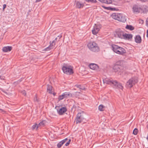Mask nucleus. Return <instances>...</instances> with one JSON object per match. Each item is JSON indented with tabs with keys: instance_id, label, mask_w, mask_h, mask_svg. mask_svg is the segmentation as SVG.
Listing matches in <instances>:
<instances>
[{
	"instance_id": "nucleus-6",
	"label": "nucleus",
	"mask_w": 148,
	"mask_h": 148,
	"mask_svg": "<svg viewBox=\"0 0 148 148\" xmlns=\"http://www.w3.org/2000/svg\"><path fill=\"white\" fill-rule=\"evenodd\" d=\"M63 72L65 74L71 75L73 73V67L70 66L65 64L62 67Z\"/></svg>"
},
{
	"instance_id": "nucleus-9",
	"label": "nucleus",
	"mask_w": 148,
	"mask_h": 148,
	"mask_svg": "<svg viewBox=\"0 0 148 148\" xmlns=\"http://www.w3.org/2000/svg\"><path fill=\"white\" fill-rule=\"evenodd\" d=\"M120 62H118L116 64L114 67V69L115 70V72L117 71L120 72L123 69V67L119 64Z\"/></svg>"
},
{
	"instance_id": "nucleus-22",
	"label": "nucleus",
	"mask_w": 148,
	"mask_h": 148,
	"mask_svg": "<svg viewBox=\"0 0 148 148\" xmlns=\"http://www.w3.org/2000/svg\"><path fill=\"white\" fill-rule=\"evenodd\" d=\"M64 95L65 98H69L71 97L72 96V94L69 92H65L64 93Z\"/></svg>"
},
{
	"instance_id": "nucleus-32",
	"label": "nucleus",
	"mask_w": 148,
	"mask_h": 148,
	"mask_svg": "<svg viewBox=\"0 0 148 148\" xmlns=\"http://www.w3.org/2000/svg\"><path fill=\"white\" fill-rule=\"evenodd\" d=\"M50 45L49 46L52 47L53 46L55 45V42H54V41H53L51 42V41L50 42Z\"/></svg>"
},
{
	"instance_id": "nucleus-37",
	"label": "nucleus",
	"mask_w": 148,
	"mask_h": 148,
	"mask_svg": "<svg viewBox=\"0 0 148 148\" xmlns=\"http://www.w3.org/2000/svg\"><path fill=\"white\" fill-rule=\"evenodd\" d=\"M6 4H3V10H4L6 8Z\"/></svg>"
},
{
	"instance_id": "nucleus-39",
	"label": "nucleus",
	"mask_w": 148,
	"mask_h": 148,
	"mask_svg": "<svg viewBox=\"0 0 148 148\" xmlns=\"http://www.w3.org/2000/svg\"><path fill=\"white\" fill-rule=\"evenodd\" d=\"M5 77L2 76H0V78L2 80H4V79Z\"/></svg>"
},
{
	"instance_id": "nucleus-35",
	"label": "nucleus",
	"mask_w": 148,
	"mask_h": 148,
	"mask_svg": "<svg viewBox=\"0 0 148 148\" xmlns=\"http://www.w3.org/2000/svg\"><path fill=\"white\" fill-rule=\"evenodd\" d=\"M37 124H35L32 126V128L33 130L36 127H37ZM37 130V129H36Z\"/></svg>"
},
{
	"instance_id": "nucleus-19",
	"label": "nucleus",
	"mask_w": 148,
	"mask_h": 148,
	"mask_svg": "<svg viewBox=\"0 0 148 148\" xmlns=\"http://www.w3.org/2000/svg\"><path fill=\"white\" fill-rule=\"evenodd\" d=\"M117 34L118 37L119 38H123L124 34L123 32H118Z\"/></svg>"
},
{
	"instance_id": "nucleus-2",
	"label": "nucleus",
	"mask_w": 148,
	"mask_h": 148,
	"mask_svg": "<svg viewBox=\"0 0 148 148\" xmlns=\"http://www.w3.org/2000/svg\"><path fill=\"white\" fill-rule=\"evenodd\" d=\"M111 48L114 52L118 54L123 55L126 53V50L123 48L115 45H112Z\"/></svg>"
},
{
	"instance_id": "nucleus-15",
	"label": "nucleus",
	"mask_w": 148,
	"mask_h": 148,
	"mask_svg": "<svg viewBox=\"0 0 148 148\" xmlns=\"http://www.w3.org/2000/svg\"><path fill=\"white\" fill-rule=\"evenodd\" d=\"M133 35L131 34H129L125 33L124 34L123 38L125 39L130 40L132 38Z\"/></svg>"
},
{
	"instance_id": "nucleus-14",
	"label": "nucleus",
	"mask_w": 148,
	"mask_h": 148,
	"mask_svg": "<svg viewBox=\"0 0 148 148\" xmlns=\"http://www.w3.org/2000/svg\"><path fill=\"white\" fill-rule=\"evenodd\" d=\"M12 49V47L11 46H8L5 47L3 48L2 50L3 51L6 52L8 51H10Z\"/></svg>"
},
{
	"instance_id": "nucleus-42",
	"label": "nucleus",
	"mask_w": 148,
	"mask_h": 148,
	"mask_svg": "<svg viewBox=\"0 0 148 148\" xmlns=\"http://www.w3.org/2000/svg\"><path fill=\"white\" fill-rule=\"evenodd\" d=\"M58 37H59V39H60V38H61L62 37V35H59V36H58Z\"/></svg>"
},
{
	"instance_id": "nucleus-27",
	"label": "nucleus",
	"mask_w": 148,
	"mask_h": 148,
	"mask_svg": "<svg viewBox=\"0 0 148 148\" xmlns=\"http://www.w3.org/2000/svg\"><path fill=\"white\" fill-rule=\"evenodd\" d=\"M77 87L78 88H79L80 89H81L83 90H86V88L83 86H82L81 85H78L77 86Z\"/></svg>"
},
{
	"instance_id": "nucleus-29",
	"label": "nucleus",
	"mask_w": 148,
	"mask_h": 148,
	"mask_svg": "<svg viewBox=\"0 0 148 148\" xmlns=\"http://www.w3.org/2000/svg\"><path fill=\"white\" fill-rule=\"evenodd\" d=\"M52 48L50 47L49 46L48 47L45 49L43 51H49L51 49H52Z\"/></svg>"
},
{
	"instance_id": "nucleus-5",
	"label": "nucleus",
	"mask_w": 148,
	"mask_h": 148,
	"mask_svg": "<svg viewBox=\"0 0 148 148\" xmlns=\"http://www.w3.org/2000/svg\"><path fill=\"white\" fill-rule=\"evenodd\" d=\"M138 82V78L137 77H132L127 82L126 86L129 88H131Z\"/></svg>"
},
{
	"instance_id": "nucleus-30",
	"label": "nucleus",
	"mask_w": 148,
	"mask_h": 148,
	"mask_svg": "<svg viewBox=\"0 0 148 148\" xmlns=\"http://www.w3.org/2000/svg\"><path fill=\"white\" fill-rule=\"evenodd\" d=\"M103 7L105 8L106 9H107L108 10H115L116 9L115 8H112L110 7H105L103 6Z\"/></svg>"
},
{
	"instance_id": "nucleus-33",
	"label": "nucleus",
	"mask_w": 148,
	"mask_h": 148,
	"mask_svg": "<svg viewBox=\"0 0 148 148\" xmlns=\"http://www.w3.org/2000/svg\"><path fill=\"white\" fill-rule=\"evenodd\" d=\"M34 101L36 102H38L39 101L38 99H37V97L36 95L35 96V97H34Z\"/></svg>"
},
{
	"instance_id": "nucleus-3",
	"label": "nucleus",
	"mask_w": 148,
	"mask_h": 148,
	"mask_svg": "<svg viewBox=\"0 0 148 148\" xmlns=\"http://www.w3.org/2000/svg\"><path fill=\"white\" fill-rule=\"evenodd\" d=\"M87 46L89 49L94 52H97L100 51V49L98 45L95 42H89Z\"/></svg>"
},
{
	"instance_id": "nucleus-11",
	"label": "nucleus",
	"mask_w": 148,
	"mask_h": 148,
	"mask_svg": "<svg viewBox=\"0 0 148 148\" xmlns=\"http://www.w3.org/2000/svg\"><path fill=\"white\" fill-rule=\"evenodd\" d=\"M100 28L99 27L98 25H97L96 24L93 27V28L92 29V34H96L99 31Z\"/></svg>"
},
{
	"instance_id": "nucleus-10",
	"label": "nucleus",
	"mask_w": 148,
	"mask_h": 148,
	"mask_svg": "<svg viewBox=\"0 0 148 148\" xmlns=\"http://www.w3.org/2000/svg\"><path fill=\"white\" fill-rule=\"evenodd\" d=\"M58 113L60 115H62L65 113L67 110V108L65 107H62L59 109H57Z\"/></svg>"
},
{
	"instance_id": "nucleus-40",
	"label": "nucleus",
	"mask_w": 148,
	"mask_h": 148,
	"mask_svg": "<svg viewBox=\"0 0 148 148\" xmlns=\"http://www.w3.org/2000/svg\"><path fill=\"white\" fill-rule=\"evenodd\" d=\"M146 24L147 26L148 27V17L147 18L146 21Z\"/></svg>"
},
{
	"instance_id": "nucleus-26",
	"label": "nucleus",
	"mask_w": 148,
	"mask_h": 148,
	"mask_svg": "<svg viewBox=\"0 0 148 148\" xmlns=\"http://www.w3.org/2000/svg\"><path fill=\"white\" fill-rule=\"evenodd\" d=\"M65 98L64 93L62 95H60L58 97V99L59 101Z\"/></svg>"
},
{
	"instance_id": "nucleus-18",
	"label": "nucleus",
	"mask_w": 148,
	"mask_h": 148,
	"mask_svg": "<svg viewBox=\"0 0 148 148\" xmlns=\"http://www.w3.org/2000/svg\"><path fill=\"white\" fill-rule=\"evenodd\" d=\"M125 29H127L132 31L134 29V27L131 25H127L125 27Z\"/></svg>"
},
{
	"instance_id": "nucleus-46",
	"label": "nucleus",
	"mask_w": 148,
	"mask_h": 148,
	"mask_svg": "<svg viewBox=\"0 0 148 148\" xmlns=\"http://www.w3.org/2000/svg\"><path fill=\"white\" fill-rule=\"evenodd\" d=\"M147 127L148 129V123L147 124Z\"/></svg>"
},
{
	"instance_id": "nucleus-45",
	"label": "nucleus",
	"mask_w": 148,
	"mask_h": 148,
	"mask_svg": "<svg viewBox=\"0 0 148 148\" xmlns=\"http://www.w3.org/2000/svg\"><path fill=\"white\" fill-rule=\"evenodd\" d=\"M53 95L54 96H55L56 95V93H53Z\"/></svg>"
},
{
	"instance_id": "nucleus-28",
	"label": "nucleus",
	"mask_w": 148,
	"mask_h": 148,
	"mask_svg": "<svg viewBox=\"0 0 148 148\" xmlns=\"http://www.w3.org/2000/svg\"><path fill=\"white\" fill-rule=\"evenodd\" d=\"M138 132V129L136 128H135L133 131V134L134 135H136L137 134Z\"/></svg>"
},
{
	"instance_id": "nucleus-20",
	"label": "nucleus",
	"mask_w": 148,
	"mask_h": 148,
	"mask_svg": "<svg viewBox=\"0 0 148 148\" xmlns=\"http://www.w3.org/2000/svg\"><path fill=\"white\" fill-rule=\"evenodd\" d=\"M142 10H143L144 13L147 12L148 11V7L146 5H144L143 7L141 6V11Z\"/></svg>"
},
{
	"instance_id": "nucleus-38",
	"label": "nucleus",
	"mask_w": 148,
	"mask_h": 148,
	"mask_svg": "<svg viewBox=\"0 0 148 148\" xmlns=\"http://www.w3.org/2000/svg\"><path fill=\"white\" fill-rule=\"evenodd\" d=\"M68 140L67 138H66L65 139L62 140V141H64V143L66 141H67Z\"/></svg>"
},
{
	"instance_id": "nucleus-34",
	"label": "nucleus",
	"mask_w": 148,
	"mask_h": 148,
	"mask_svg": "<svg viewBox=\"0 0 148 148\" xmlns=\"http://www.w3.org/2000/svg\"><path fill=\"white\" fill-rule=\"evenodd\" d=\"M71 141V140L70 139H69V141L66 143L65 144V145L66 146H68L69 145Z\"/></svg>"
},
{
	"instance_id": "nucleus-36",
	"label": "nucleus",
	"mask_w": 148,
	"mask_h": 148,
	"mask_svg": "<svg viewBox=\"0 0 148 148\" xmlns=\"http://www.w3.org/2000/svg\"><path fill=\"white\" fill-rule=\"evenodd\" d=\"M24 96H25L26 95V91L25 90H24V91H23L22 92Z\"/></svg>"
},
{
	"instance_id": "nucleus-23",
	"label": "nucleus",
	"mask_w": 148,
	"mask_h": 148,
	"mask_svg": "<svg viewBox=\"0 0 148 148\" xmlns=\"http://www.w3.org/2000/svg\"><path fill=\"white\" fill-rule=\"evenodd\" d=\"M47 86V92H48L49 93L52 94L51 92V90L52 89V86L49 85H48Z\"/></svg>"
},
{
	"instance_id": "nucleus-41",
	"label": "nucleus",
	"mask_w": 148,
	"mask_h": 148,
	"mask_svg": "<svg viewBox=\"0 0 148 148\" xmlns=\"http://www.w3.org/2000/svg\"><path fill=\"white\" fill-rule=\"evenodd\" d=\"M76 108V106L75 105H74L73 107V108H72V109L73 108Z\"/></svg>"
},
{
	"instance_id": "nucleus-1",
	"label": "nucleus",
	"mask_w": 148,
	"mask_h": 148,
	"mask_svg": "<svg viewBox=\"0 0 148 148\" xmlns=\"http://www.w3.org/2000/svg\"><path fill=\"white\" fill-rule=\"evenodd\" d=\"M104 83L110 84L114 88L116 89L123 90V87L121 84L119 83L116 80H114L112 79L105 78L103 80Z\"/></svg>"
},
{
	"instance_id": "nucleus-21",
	"label": "nucleus",
	"mask_w": 148,
	"mask_h": 148,
	"mask_svg": "<svg viewBox=\"0 0 148 148\" xmlns=\"http://www.w3.org/2000/svg\"><path fill=\"white\" fill-rule=\"evenodd\" d=\"M99 1L104 3L109 4L112 2V0H98Z\"/></svg>"
},
{
	"instance_id": "nucleus-47",
	"label": "nucleus",
	"mask_w": 148,
	"mask_h": 148,
	"mask_svg": "<svg viewBox=\"0 0 148 148\" xmlns=\"http://www.w3.org/2000/svg\"><path fill=\"white\" fill-rule=\"evenodd\" d=\"M148 148V147H146V148Z\"/></svg>"
},
{
	"instance_id": "nucleus-17",
	"label": "nucleus",
	"mask_w": 148,
	"mask_h": 148,
	"mask_svg": "<svg viewBox=\"0 0 148 148\" xmlns=\"http://www.w3.org/2000/svg\"><path fill=\"white\" fill-rule=\"evenodd\" d=\"M76 7L78 8H82L84 6L83 3H81L80 2L77 1L76 3Z\"/></svg>"
},
{
	"instance_id": "nucleus-8",
	"label": "nucleus",
	"mask_w": 148,
	"mask_h": 148,
	"mask_svg": "<svg viewBox=\"0 0 148 148\" xmlns=\"http://www.w3.org/2000/svg\"><path fill=\"white\" fill-rule=\"evenodd\" d=\"M141 6L138 5L134 4L132 7V11L134 13H139L141 11Z\"/></svg>"
},
{
	"instance_id": "nucleus-31",
	"label": "nucleus",
	"mask_w": 148,
	"mask_h": 148,
	"mask_svg": "<svg viewBox=\"0 0 148 148\" xmlns=\"http://www.w3.org/2000/svg\"><path fill=\"white\" fill-rule=\"evenodd\" d=\"M88 2H90L92 3H96L97 2L96 0H85Z\"/></svg>"
},
{
	"instance_id": "nucleus-24",
	"label": "nucleus",
	"mask_w": 148,
	"mask_h": 148,
	"mask_svg": "<svg viewBox=\"0 0 148 148\" xmlns=\"http://www.w3.org/2000/svg\"><path fill=\"white\" fill-rule=\"evenodd\" d=\"M64 143V141H61L57 144V147L58 148L61 147Z\"/></svg>"
},
{
	"instance_id": "nucleus-12",
	"label": "nucleus",
	"mask_w": 148,
	"mask_h": 148,
	"mask_svg": "<svg viewBox=\"0 0 148 148\" xmlns=\"http://www.w3.org/2000/svg\"><path fill=\"white\" fill-rule=\"evenodd\" d=\"M135 42L138 43H140L141 42L142 39L141 36L139 35H136L134 38Z\"/></svg>"
},
{
	"instance_id": "nucleus-43",
	"label": "nucleus",
	"mask_w": 148,
	"mask_h": 148,
	"mask_svg": "<svg viewBox=\"0 0 148 148\" xmlns=\"http://www.w3.org/2000/svg\"><path fill=\"white\" fill-rule=\"evenodd\" d=\"M147 37H148V29H147Z\"/></svg>"
},
{
	"instance_id": "nucleus-44",
	"label": "nucleus",
	"mask_w": 148,
	"mask_h": 148,
	"mask_svg": "<svg viewBox=\"0 0 148 148\" xmlns=\"http://www.w3.org/2000/svg\"><path fill=\"white\" fill-rule=\"evenodd\" d=\"M57 38H56L55 39V40H53V41H54V42H56V41H57Z\"/></svg>"
},
{
	"instance_id": "nucleus-16",
	"label": "nucleus",
	"mask_w": 148,
	"mask_h": 148,
	"mask_svg": "<svg viewBox=\"0 0 148 148\" xmlns=\"http://www.w3.org/2000/svg\"><path fill=\"white\" fill-rule=\"evenodd\" d=\"M46 123V121L45 120H42L40 122L38 125L37 126L36 129H37L40 126H45V124Z\"/></svg>"
},
{
	"instance_id": "nucleus-7",
	"label": "nucleus",
	"mask_w": 148,
	"mask_h": 148,
	"mask_svg": "<svg viewBox=\"0 0 148 148\" xmlns=\"http://www.w3.org/2000/svg\"><path fill=\"white\" fill-rule=\"evenodd\" d=\"M84 119L83 112L78 113L76 115L75 119L76 123H81Z\"/></svg>"
},
{
	"instance_id": "nucleus-25",
	"label": "nucleus",
	"mask_w": 148,
	"mask_h": 148,
	"mask_svg": "<svg viewBox=\"0 0 148 148\" xmlns=\"http://www.w3.org/2000/svg\"><path fill=\"white\" fill-rule=\"evenodd\" d=\"M104 107L105 106L103 105H100L99 106L98 109L100 111H103Z\"/></svg>"
},
{
	"instance_id": "nucleus-4",
	"label": "nucleus",
	"mask_w": 148,
	"mask_h": 148,
	"mask_svg": "<svg viewBox=\"0 0 148 148\" xmlns=\"http://www.w3.org/2000/svg\"><path fill=\"white\" fill-rule=\"evenodd\" d=\"M112 16L114 19L122 22H125L126 21L125 17L122 14L113 13L112 14Z\"/></svg>"
},
{
	"instance_id": "nucleus-13",
	"label": "nucleus",
	"mask_w": 148,
	"mask_h": 148,
	"mask_svg": "<svg viewBox=\"0 0 148 148\" xmlns=\"http://www.w3.org/2000/svg\"><path fill=\"white\" fill-rule=\"evenodd\" d=\"M89 67L90 69L94 70H97L98 69V66L95 64H91L89 65Z\"/></svg>"
}]
</instances>
